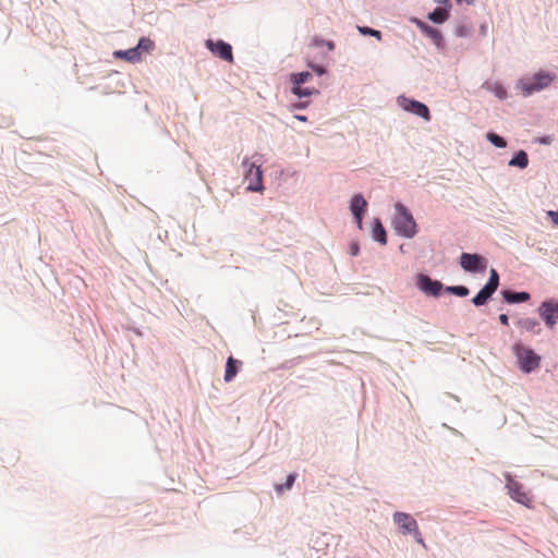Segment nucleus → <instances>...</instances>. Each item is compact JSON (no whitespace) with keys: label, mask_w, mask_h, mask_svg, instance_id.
<instances>
[{"label":"nucleus","mask_w":558,"mask_h":558,"mask_svg":"<svg viewBox=\"0 0 558 558\" xmlns=\"http://www.w3.org/2000/svg\"><path fill=\"white\" fill-rule=\"evenodd\" d=\"M292 93L299 97H307L317 93L315 88H302L301 85H293Z\"/></svg>","instance_id":"obj_26"},{"label":"nucleus","mask_w":558,"mask_h":558,"mask_svg":"<svg viewBox=\"0 0 558 558\" xmlns=\"http://www.w3.org/2000/svg\"><path fill=\"white\" fill-rule=\"evenodd\" d=\"M416 284L422 292L433 296H438L442 289L440 281L432 280L426 275H418Z\"/></svg>","instance_id":"obj_11"},{"label":"nucleus","mask_w":558,"mask_h":558,"mask_svg":"<svg viewBox=\"0 0 558 558\" xmlns=\"http://www.w3.org/2000/svg\"><path fill=\"white\" fill-rule=\"evenodd\" d=\"M494 294L488 288L484 287L473 299L472 302L475 306L484 305L487 300Z\"/></svg>","instance_id":"obj_21"},{"label":"nucleus","mask_w":558,"mask_h":558,"mask_svg":"<svg viewBox=\"0 0 558 558\" xmlns=\"http://www.w3.org/2000/svg\"><path fill=\"white\" fill-rule=\"evenodd\" d=\"M206 47L214 54L218 56L222 60H226V61H229V62L233 61L232 48H231V46L229 44H227V43H225L222 40H218V41L207 40L206 41Z\"/></svg>","instance_id":"obj_12"},{"label":"nucleus","mask_w":558,"mask_h":558,"mask_svg":"<svg viewBox=\"0 0 558 558\" xmlns=\"http://www.w3.org/2000/svg\"><path fill=\"white\" fill-rule=\"evenodd\" d=\"M512 350L519 361L522 372L531 373L532 371L538 368L541 356L537 355L532 349L521 343H517L513 345Z\"/></svg>","instance_id":"obj_4"},{"label":"nucleus","mask_w":558,"mask_h":558,"mask_svg":"<svg viewBox=\"0 0 558 558\" xmlns=\"http://www.w3.org/2000/svg\"><path fill=\"white\" fill-rule=\"evenodd\" d=\"M295 482V474H289L284 484L276 485V490L278 494H281L284 490H289Z\"/></svg>","instance_id":"obj_25"},{"label":"nucleus","mask_w":558,"mask_h":558,"mask_svg":"<svg viewBox=\"0 0 558 558\" xmlns=\"http://www.w3.org/2000/svg\"><path fill=\"white\" fill-rule=\"evenodd\" d=\"M393 521L399 525L403 534H413L415 541L425 547L417 523L409 513L396 512L393 514Z\"/></svg>","instance_id":"obj_5"},{"label":"nucleus","mask_w":558,"mask_h":558,"mask_svg":"<svg viewBox=\"0 0 558 558\" xmlns=\"http://www.w3.org/2000/svg\"><path fill=\"white\" fill-rule=\"evenodd\" d=\"M315 72H317L319 75L325 73V70L322 66L313 65L312 66Z\"/></svg>","instance_id":"obj_33"},{"label":"nucleus","mask_w":558,"mask_h":558,"mask_svg":"<svg viewBox=\"0 0 558 558\" xmlns=\"http://www.w3.org/2000/svg\"><path fill=\"white\" fill-rule=\"evenodd\" d=\"M359 32L363 35H369V36H373V37H376L377 39H380L381 38V33L377 29H373V28H369V27H366V26H359Z\"/></svg>","instance_id":"obj_29"},{"label":"nucleus","mask_w":558,"mask_h":558,"mask_svg":"<svg viewBox=\"0 0 558 558\" xmlns=\"http://www.w3.org/2000/svg\"><path fill=\"white\" fill-rule=\"evenodd\" d=\"M486 88L492 92L497 98L499 99H506L508 96L507 90L505 87L499 83H487Z\"/></svg>","instance_id":"obj_22"},{"label":"nucleus","mask_w":558,"mask_h":558,"mask_svg":"<svg viewBox=\"0 0 558 558\" xmlns=\"http://www.w3.org/2000/svg\"><path fill=\"white\" fill-rule=\"evenodd\" d=\"M547 215L551 218L553 222L558 226V210L557 211H554V210H549L547 213Z\"/></svg>","instance_id":"obj_30"},{"label":"nucleus","mask_w":558,"mask_h":558,"mask_svg":"<svg viewBox=\"0 0 558 558\" xmlns=\"http://www.w3.org/2000/svg\"><path fill=\"white\" fill-rule=\"evenodd\" d=\"M436 2H439V3H442V2H447L448 0H435Z\"/></svg>","instance_id":"obj_36"},{"label":"nucleus","mask_w":558,"mask_h":558,"mask_svg":"<svg viewBox=\"0 0 558 558\" xmlns=\"http://www.w3.org/2000/svg\"><path fill=\"white\" fill-rule=\"evenodd\" d=\"M367 207V202L361 194H356L352 197L350 203V209L355 218L359 229H362V215Z\"/></svg>","instance_id":"obj_13"},{"label":"nucleus","mask_w":558,"mask_h":558,"mask_svg":"<svg viewBox=\"0 0 558 558\" xmlns=\"http://www.w3.org/2000/svg\"><path fill=\"white\" fill-rule=\"evenodd\" d=\"M446 291L458 296H466L469 294V289L464 286L447 287Z\"/></svg>","instance_id":"obj_28"},{"label":"nucleus","mask_w":558,"mask_h":558,"mask_svg":"<svg viewBox=\"0 0 558 558\" xmlns=\"http://www.w3.org/2000/svg\"><path fill=\"white\" fill-rule=\"evenodd\" d=\"M414 22L424 35L429 37L435 45L440 46L442 41V36L438 29L427 25L426 23L420 20H415Z\"/></svg>","instance_id":"obj_14"},{"label":"nucleus","mask_w":558,"mask_h":558,"mask_svg":"<svg viewBox=\"0 0 558 558\" xmlns=\"http://www.w3.org/2000/svg\"><path fill=\"white\" fill-rule=\"evenodd\" d=\"M520 328L530 331V332H538V322L535 318H522L518 322Z\"/></svg>","instance_id":"obj_20"},{"label":"nucleus","mask_w":558,"mask_h":558,"mask_svg":"<svg viewBox=\"0 0 558 558\" xmlns=\"http://www.w3.org/2000/svg\"><path fill=\"white\" fill-rule=\"evenodd\" d=\"M506 482L510 497L519 504L529 506L531 497L529 493L523 489V486L513 480L510 474L506 475Z\"/></svg>","instance_id":"obj_7"},{"label":"nucleus","mask_w":558,"mask_h":558,"mask_svg":"<svg viewBox=\"0 0 558 558\" xmlns=\"http://www.w3.org/2000/svg\"><path fill=\"white\" fill-rule=\"evenodd\" d=\"M395 209L392 223L396 232L404 238H413L416 234V223L412 214L401 203H397Z\"/></svg>","instance_id":"obj_2"},{"label":"nucleus","mask_w":558,"mask_h":558,"mask_svg":"<svg viewBox=\"0 0 558 558\" xmlns=\"http://www.w3.org/2000/svg\"><path fill=\"white\" fill-rule=\"evenodd\" d=\"M529 165V157L524 150H520L510 161L509 166L519 167L521 169L526 168Z\"/></svg>","instance_id":"obj_19"},{"label":"nucleus","mask_w":558,"mask_h":558,"mask_svg":"<svg viewBox=\"0 0 558 558\" xmlns=\"http://www.w3.org/2000/svg\"><path fill=\"white\" fill-rule=\"evenodd\" d=\"M428 19L437 24L444 23L449 19V10L447 8H436L428 14Z\"/></svg>","instance_id":"obj_17"},{"label":"nucleus","mask_w":558,"mask_h":558,"mask_svg":"<svg viewBox=\"0 0 558 558\" xmlns=\"http://www.w3.org/2000/svg\"><path fill=\"white\" fill-rule=\"evenodd\" d=\"M555 80V73L539 71L532 76L521 78L517 84V88L524 97H527L547 88Z\"/></svg>","instance_id":"obj_1"},{"label":"nucleus","mask_w":558,"mask_h":558,"mask_svg":"<svg viewBox=\"0 0 558 558\" xmlns=\"http://www.w3.org/2000/svg\"><path fill=\"white\" fill-rule=\"evenodd\" d=\"M241 365V361L235 360L232 356H229L226 364L225 381H231L236 376L239 366Z\"/></svg>","instance_id":"obj_15"},{"label":"nucleus","mask_w":558,"mask_h":558,"mask_svg":"<svg viewBox=\"0 0 558 558\" xmlns=\"http://www.w3.org/2000/svg\"><path fill=\"white\" fill-rule=\"evenodd\" d=\"M502 295L508 303H519L530 300L527 292H511L506 290L502 292Z\"/></svg>","instance_id":"obj_16"},{"label":"nucleus","mask_w":558,"mask_h":558,"mask_svg":"<svg viewBox=\"0 0 558 558\" xmlns=\"http://www.w3.org/2000/svg\"><path fill=\"white\" fill-rule=\"evenodd\" d=\"M461 267L466 271H485L487 264L484 257L477 254L462 253L460 257Z\"/></svg>","instance_id":"obj_8"},{"label":"nucleus","mask_w":558,"mask_h":558,"mask_svg":"<svg viewBox=\"0 0 558 558\" xmlns=\"http://www.w3.org/2000/svg\"><path fill=\"white\" fill-rule=\"evenodd\" d=\"M327 46L329 49H333V44L332 43H327Z\"/></svg>","instance_id":"obj_35"},{"label":"nucleus","mask_w":558,"mask_h":558,"mask_svg":"<svg viewBox=\"0 0 558 558\" xmlns=\"http://www.w3.org/2000/svg\"><path fill=\"white\" fill-rule=\"evenodd\" d=\"M359 252H360L359 245L356 243H352L350 245V254L352 256H356L359 254Z\"/></svg>","instance_id":"obj_31"},{"label":"nucleus","mask_w":558,"mask_h":558,"mask_svg":"<svg viewBox=\"0 0 558 558\" xmlns=\"http://www.w3.org/2000/svg\"><path fill=\"white\" fill-rule=\"evenodd\" d=\"M294 118H295V119H298V120H300V121H303V122L307 120L305 116H299V114H296V116H294Z\"/></svg>","instance_id":"obj_34"},{"label":"nucleus","mask_w":558,"mask_h":558,"mask_svg":"<svg viewBox=\"0 0 558 558\" xmlns=\"http://www.w3.org/2000/svg\"><path fill=\"white\" fill-rule=\"evenodd\" d=\"M243 167L245 168L244 180L247 182V190L252 192H262L264 190V185L260 167L253 162H248V160L243 161Z\"/></svg>","instance_id":"obj_6"},{"label":"nucleus","mask_w":558,"mask_h":558,"mask_svg":"<svg viewBox=\"0 0 558 558\" xmlns=\"http://www.w3.org/2000/svg\"><path fill=\"white\" fill-rule=\"evenodd\" d=\"M398 100H399L400 106L405 111L414 113V114L423 118L425 121L430 120L429 109L427 108L426 105H424L420 101L413 100V99H408L405 97H399Z\"/></svg>","instance_id":"obj_9"},{"label":"nucleus","mask_w":558,"mask_h":558,"mask_svg":"<svg viewBox=\"0 0 558 558\" xmlns=\"http://www.w3.org/2000/svg\"><path fill=\"white\" fill-rule=\"evenodd\" d=\"M155 48V43L146 37H142L138 40L136 47L126 49V50H118L114 51L113 56L118 59H123L129 62L135 63L142 60L144 54L150 53Z\"/></svg>","instance_id":"obj_3"},{"label":"nucleus","mask_w":558,"mask_h":558,"mask_svg":"<svg viewBox=\"0 0 558 558\" xmlns=\"http://www.w3.org/2000/svg\"><path fill=\"white\" fill-rule=\"evenodd\" d=\"M541 317L548 327H554L558 323V302H544L538 308Z\"/></svg>","instance_id":"obj_10"},{"label":"nucleus","mask_w":558,"mask_h":558,"mask_svg":"<svg viewBox=\"0 0 558 558\" xmlns=\"http://www.w3.org/2000/svg\"><path fill=\"white\" fill-rule=\"evenodd\" d=\"M312 77L310 72H301L291 74V82L293 85H302Z\"/></svg>","instance_id":"obj_23"},{"label":"nucleus","mask_w":558,"mask_h":558,"mask_svg":"<svg viewBox=\"0 0 558 558\" xmlns=\"http://www.w3.org/2000/svg\"><path fill=\"white\" fill-rule=\"evenodd\" d=\"M499 322L502 324V325H508V316L506 314H500L499 315Z\"/></svg>","instance_id":"obj_32"},{"label":"nucleus","mask_w":558,"mask_h":558,"mask_svg":"<svg viewBox=\"0 0 558 558\" xmlns=\"http://www.w3.org/2000/svg\"><path fill=\"white\" fill-rule=\"evenodd\" d=\"M296 108H304V105L300 104L295 106Z\"/></svg>","instance_id":"obj_37"},{"label":"nucleus","mask_w":558,"mask_h":558,"mask_svg":"<svg viewBox=\"0 0 558 558\" xmlns=\"http://www.w3.org/2000/svg\"><path fill=\"white\" fill-rule=\"evenodd\" d=\"M499 286V276L495 269H490V277L488 282L484 286L488 288L490 291L495 292Z\"/></svg>","instance_id":"obj_24"},{"label":"nucleus","mask_w":558,"mask_h":558,"mask_svg":"<svg viewBox=\"0 0 558 558\" xmlns=\"http://www.w3.org/2000/svg\"><path fill=\"white\" fill-rule=\"evenodd\" d=\"M373 238L380 244L385 245L387 243V235L384 226L380 220L376 219L373 228Z\"/></svg>","instance_id":"obj_18"},{"label":"nucleus","mask_w":558,"mask_h":558,"mask_svg":"<svg viewBox=\"0 0 558 558\" xmlns=\"http://www.w3.org/2000/svg\"><path fill=\"white\" fill-rule=\"evenodd\" d=\"M486 138L493 144L495 145L496 147H499V148H504L506 147L507 143L506 141L500 137L499 135L493 133V132H489L486 134Z\"/></svg>","instance_id":"obj_27"}]
</instances>
